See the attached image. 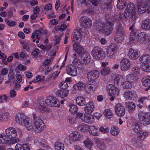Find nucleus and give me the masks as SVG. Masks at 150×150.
<instances>
[{
    "instance_id": "nucleus-9",
    "label": "nucleus",
    "mask_w": 150,
    "mask_h": 150,
    "mask_svg": "<svg viewBox=\"0 0 150 150\" xmlns=\"http://www.w3.org/2000/svg\"><path fill=\"white\" fill-rule=\"evenodd\" d=\"M118 50L117 45L115 43H112L108 46L106 50V55L108 58H111L115 54Z\"/></svg>"
},
{
    "instance_id": "nucleus-36",
    "label": "nucleus",
    "mask_w": 150,
    "mask_h": 150,
    "mask_svg": "<svg viewBox=\"0 0 150 150\" xmlns=\"http://www.w3.org/2000/svg\"><path fill=\"white\" fill-rule=\"evenodd\" d=\"M76 104L80 106H84L86 104L85 98L81 96L77 97L76 99Z\"/></svg>"
},
{
    "instance_id": "nucleus-26",
    "label": "nucleus",
    "mask_w": 150,
    "mask_h": 150,
    "mask_svg": "<svg viewBox=\"0 0 150 150\" xmlns=\"http://www.w3.org/2000/svg\"><path fill=\"white\" fill-rule=\"evenodd\" d=\"M141 27L143 30H150V19L146 18L142 20L141 24Z\"/></svg>"
},
{
    "instance_id": "nucleus-51",
    "label": "nucleus",
    "mask_w": 150,
    "mask_h": 150,
    "mask_svg": "<svg viewBox=\"0 0 150 150\" xmlns=\"http://www.w3.org/2000/svg\"><path fill=\"white\" fill-rule=\"evenodd\" d=\"M119 132L117 127H112L110 130V133L113 136H116L117 135Z\"/></svg>"
},
{
    "instance_id": "nucleus-58",
    "label": "nucleus",
    "mask_w": 150,
    "mask_h": 150,
    "mask_svg": "<svg viewBox=\"0 0 150 150\" xmlns=\"http://www.w3.org/2000/svg\"><path fill=\"white\" fill-rule=\"evenodd\" d=\"M67 121L70 123L74 124L76 121V119L74 116H69L67 118Z\"/></svg>"
},
{
    "instance_id": "nucleus-19",
    "label": "nucleus",
    "mask_w": 150,
    "mask_h": 150,
    "mask_svg": "<svg viewBox=\"0 0 150 150\" xmlns=\"http://www.w3.org/2000/svg\"><path fill=\"white\" fill-rule=\"evenodd\" d=\"M139 79L138 75L133 73L129 74L126 76V80L131 83L136 82Z\"/></svg>"
},
{
    "instance_id": "nucleus-47",
    "label": "nucleus",
    "mask_w": 150,
    "mask_h": 150,
    "mask_svg": "<svg viewBox=\"0 0 150 150\" xmlns=\"http://www.w3.org/2000/svg\"><path fill=\"white\" fill-rule=\"evenodd\" d=\"M103 114L105 117L108 119L111 118L112 116V112L111 110L108 109H106L104 110Z\"/></svg>"
},
{
    "instance_id": "nucleus-20",
    "label": "nucleus",
    "mask_w": 150,
    "mask_h": 150,
    "mask_svg": "<svg viewBox=\"0 0 150 150\" xmlns=\"http://www.w3.org/2000/svg\"><path fill=\"white\" fill-rule=\"evenodd\" d=\"M128 55L129 58L133 60L136 59L139 56L138 52L132 48L129 49Z\"/></svg>"
},
{
    "instance_id": "nucleus-31",
    "label": "nucleus",
    "mask_w": 150,
    "mask_h": 150,
    "mask_svg": "<svg viewBox=\"0 0 150 150\" xmlns=\"http://www.w3.org/2000/svg\"><path fill=\"white\" fill-rule=\"evenodd\" d=\"M140 61L144 64H149L150 62V55L146 54L141 56L140 58Z\"/></svg>"
},
{
    "instance_id": "nucleus-52",
    "label": "nucleus",
    "mask_w": 150,
    "mask_h": 150,
    "mask_svg": "<svg viewBox=\"0 0 150 150\" xmlns=\"http://www.w3.org/2000/svg\"><path fill=\"white\" fill-rule=\"evenodd\" d=\"M44 77V76H43L42 78L40 75H38L36 76L35 79L32 81V82L35 83H39L43 81Z\"/></svg>"
},
{
    "instance_id": "nucleus-29",
    "label": "nucleus",
    "mask_w": 150,
    "mask_h": 150,
    "mask_svg": "<svg viewBox=\"0 0 150 150\" xmlns=\"http://www.w3.org/2000/svg\"><path fill=\"white\" fill-rule=\"evenodd\" d=\"M125 105L126 109L129 112H132L136 108L135 104L133 102H126Z\"/></svg>"
},
{
    "instance_id": "nucleus-48",
    "label": "nucleus",
    "mask_w": 150,
    "mask_h": 150,
    "mask_svg": "<svg viewBox=\"0 0 150 150\" xmlns=\"http://www.w3.org/2000/svg\"><path fill=\"white\" fill-rule=\"evenodd\" d=\"M31 38L33 39V42L35 41L36 39H40V35L39 31L37 30L35 31L34 33H32Z\"/></svg>"
},
{
    "instance_id": "nucleus-54",
    "label": "nucleus",
    "mask_w": 150,
    "mask_h": 150,
    "mask_svg": "<svg viewBox=\"0 0 150 150\" xmlns=\"http://www.w3.org/2000/svg\"><path fill=\"white\" fill-rule=\"evenodd\" d=\"M148 133L147 132H143L138 136V139L139 140H143L148 136Z\"/></svg>"
},
{
    "instance_id": "nucleus-35",
    "label": "nucleus",
    "mask_w": 150,
    "mask_h": 150,
    "mask_svg": "<svg viewBox=\"0 0 150 150\" xmlns=\"http://www.w3.org/2000/svg\"><path fill=\"white\" fill-rule=\"evenodd\" d=\"M10 115L8 112H4L1 114L0 120L1 121L7 122L10 120Z\"/></svg>"
},
{
    "instance_id": "nucleus-39",
    "label": "nucleus",
    "mask_w": 150,
    "mask_h": 150,
    "mask_svg": "<svg viewBox=\"0 0 150 150\" xmlns=\"http://www.w3.org/2000/svg\"><path fill=\"white\" fill-rule=\"evenodd\" d=\"M15 149V150H30L26 144H24L22 145L19 143L16 144Z\"/></svg>"
},
{
    "instance_id": "nucleus-53",
    "label": "nucleus",
    "mask_w": 150,
    "mask_h": 150,
    "mask_svg": "<svg viewBox=\"0 0 150 150\" xmlns=\"http://www.w3.org/2000/svg\"><path fill=\"white\" fill-rule=\"evenodd\" d=\"M78 109L77 107L75 105L72 104L69 105V110L71 113H74L76 112Z\"/></svg>"
},
{
    "instance_id": "nucleus-32",
    "label": "nucleus",
    "mask_w": 150,
    "mask_h": 150,
    "mask_svg": "<svg viewBox=\"0 0 150 150\" xmlns=\"http://www.w3.org/2000/svg\"><path fill=\"white\" fill-rule=\"evenodd\" d=\"M130 63L128 59L124 58L120 60H118L117 64L115 66H130Z\"/></svg>"
},
{
    "instance_id": "nucleus-33",
    "label": "nucleus",
    "mask_w": 150,
    "mask_h": 150,
    "mask_svg": "<svg viewBox=\"0 0 150 150\" xmlns=\"http://www.w3.org/2000/svg\"><path fill=\"white\" fill-rule=\"evenodd\" d=\"M69 92L68 90H59L57 91V95L58 97L63 98L68 96Z\"/></svg>"
},
{
    "instance_id": "nucleus-57",
    "label": "nucleus",
    "mask_w": 150,
    "mask_h": 150,
    "mask_svg": "<svg viewBox=\"0 0 150 150\" xmlns=\"http://www.w3.org/2000/svg\"><path fill=\"white\" fill-rule=\"evenodd\" d=\"M0 58L2 59V62L4 64L6 65L7 64V62L6 60V57L4 53L2 52L0 53Z\"/></svg>"
},
{
    "instance_id": "nucleus-28",
    "label": "nucleus",
    "mask_w": 150,
    "mask_h": 150,
    "mask_svg": "<svg viewBox=\"0 0 150 150\" xmlns=\"http://www.w3.org/2000/svg\"><path fill=\"white\" fill-rule=\"evenodd\" d=\"M81 57L82 58V64L87 65L90 62L91 57L89 53L88 52H86L81 56Z\"/></svg>"
},
{
    "instance_id": "nucleus-4",
    "label": "nucleus",
    "mask_w": 150,
    "mask_h": 150,
    "mask_svg": "<svg viewBox=\"0 0 150 150\" xmlns=\"http://www.w3.org/2000/svg\"><path fill=\"white\" fill-rule=\"evenodd\" d=\"M137 13L142 14L145 12L150 13V0L146 1V2H137Z\"/></svg>"
},
{
    "instance_id": "nucleus-64",
    "label": "nucleus",
    "mask_w": 150,
    "mask_h": 150,
    "mask_svg": "<svg viewBox=\"0 0 150 150\" xmlns=\"http://www.w3.org/2000/svg\"><path fill=\"white\" fill-rule=\"evenodd\" d=\"M149 99V97L148 96L147 98L143 97L140 98L138 100V102L139 103L142 104L144 102H146Z\"/></svg>"
},
{
    "instance_id": "nucleus-59",
    "label": "nucleus",
    "mask_w": 150,
    "mask_h": 150,
    "mask_svg": "<svg viewBox=\"0 0 150 150\" xmlns=\"http://www.w3.org/2000/svg\"><path fill=\"white\" fill-rule=\"evenodd\" d=\"M99 129L102 133L106 134L109 132V128L105 126H101L99 128Z\"/></svg>"
},
{
    "instance_id": "nucleus-44",
    "label": "nucleus",
    "mask_w": 150,
    "mask_h": 150,
    "mask_svg": "<svg viewBox=\"0 0 150 150\" xmlns=\"http://www.w3.org/2000/svg\"><path fill=\"white\" fill-rule=\"evenodd\" d=\"M132 129L134 132L136 133H139L142 131L141 126L138 124H136L132 126Z\"/></svg>"
},
{
    "instance_id": "nucleus-22",
    "label": "nucleus",
    "mask_w": 150,
    "mask_h": 150,
    "mask_svg": "<svg viewBox=\"0 0 150 150\" xmlns=\"http://www.w3.org/2000/svg\"><path fill=\"white\" fill-rule=\"evenodd\" d=\"M81 138V135L79 132H74L69 135L70 140L72 142H75L80 140Z\"/></svg>"
},
{
    "instance_id": "nucleus-11",
    "label": "nucleus",
    "mask_w": 150,
    "mask_h": 150,
    "mask_svg": "<svg viewBox=\"0 0 150 150\" xmlns=\"http://www.w3.org/2000/svg\"><path fill=\"white\" fill-rule=\"evenodd\" d=\"M106 89L110 96H118L119 90L113 85L109 84L107 86H106Z\"/></svg>"
},
{
    "instance_id": "nucleus-17",
    "label": "nucleus",
    "mask_w": 150,
    "mask_h": 150,
    "mask_svg": "<svg viewBox=\"0 0 150 150\" xmlns=\"http://www.w3.org/2000/svg\"><path fill=\"white\" fill-rule=\"evenodd\" d=\"M115 111L117 115L119 117L122 116L125 113V108L120 103L117 104L115 107Z\"/></svg>"
},
{
    "instance_id": "nucleus-37",
    "label": "nucleus",
    "mask_w": 150,
    "mask_h": 150,
    "mask_svg": "<svg viewBox=\"0 0 150 150\" xmlns=\"http://www.w3.org/2000/svg\"><path fill=\"white\" fill-rule=\"evenodd\" d=\"M54 150H64V144L59 142H56L54 144Z\"/></svg>"
},
{
    "instance_id": "nucleus-34",
    "label": "nucleus",
    "mask_w": 150,
    "mask_h": 150,
    "mask_svg": "<svg viewBox=\"0 0 150 150\" xmlns=\"http://www.w3.org/2000/svg\"><path fill=\"white\" fill-rule=\"evenodd\" d=\"M89 132L91 135L93 136H98L99 134L98 129L94 125L91 126L89 128Z\"/></svg>"
},
{
    "instance_id": "nucleus-8",
    "label": "nucleus",
    "mask_w": 150,
    "mask_h": 150,
    "mask_svg": "<svg viewBox=\"0 0 150 150\" xmlns=\"http://www.w3.org/2000/svg\"><path fill=\"white\" fill-rule=\"evenodd\" d=\"M32 115L34 125V129L35 131L37 132H40L42 131L43 130L45 127L44 124L38 117L36 116L35 114H33Z\"/></svg>"
},
{
    "instance_id": "nucleus-56",
    "label": "nucleus",
    "mask_w": 150,
    "mask_h": 150,
    "mask_svg": "<svg viewBox=\"0 0 150 150\" xmlns=\"http://www.w3.org/2000/svg\"><path fill=\"white\" fill-rule=\"evenodd\" d=\"M140 67L139 66H134L132 69V71L133 74H137L139 73Z\"/></svg>"
},
{
    "instance_id": "nucleus-60",
    "label": "nucleus",
    "mask_w": 150,
    "mask_h": 150,
    "mask_svg": "<svg viewBox=\"0 0 150 150\" xmlns=\"http://www.w3.org/2000/svg\"><path fill=\"white\" fill-rule=\"evenodd\" d=\"M122 85L123 87L125 88H129L131 86L132 83L130 82H128L126 80L125 81H124L122 83Z\"/></svg>"
},
{
    "instance_id": "nucleus-46",
    "label": "nucleus",
    "mask_w": 150,
    "mask_h": 150,
    "mask_svg": "<svg viewBox=\"0 0 150 150\" xmlns=\"http://www.w3.org/2000/svg\"><path fill=\"white\" fill-rule=\"evenodd\" d=\"M83 142L86 147L89 149H91L93 144L92 140L88 138H87Z\"/></svg>"
},
{
    "instance_id": "nucleus-61",
    "label": "nucleus",
    "mask_w": 150,
    "mask_h": 150,
    "mask_svg": "<svg viewBox=\"0 0 150 150\" xmlns=\"http://www.w3.org/2000/svg\"><path fill=\"white\" fill-rule=\"evenodd\" d=\"M8 97L5 94H3L0 96V103H2L3 102V100H4L6 102H8Z\"/></svg>"
},
{
    "instance_id": "nucleus-27",
    "label": "nucleus",
    "mask_w": 150,
    "mask_h": 150,
    "mask_svg": "<svg viewBox=\"0 0 150 150\" xmlns=\"http://www.w3.org/2000/svg\"><path fill=\"white\" fill-rule=\"evenodd\" d=\"M66 69L67 74L73 76H75L77 74L75 66H66Z\"/></svg>"
},
{
    "instance_id": "nucleus-3",
    "label": "nucleus",
    "mask_w": 150,
    "mask_h": 150,
    "mask_svg": "<svg viewBox=\"0 0 150 150\" xmlns=\"http://www.w3.org/2000/svg\"><path fill=\"white\" fill-rule=\"evenodd\" d=\"M15 120L17 123L22 126H25L28 130L31 131L34 129L31 119L29 117L25 118L23 114L20 113L16 114Z\"/></svg>"
},
{
    "instance_id": "nucleus-45",
    "label": "nucleus",
    "mask_w": 150,
    "mask_h": 150,
    "mask_svg": "<svg viewBox=\"0 0 150 150\" xmlns=\"http://www.w3.org/2000/svg\"><path fill=\"white\" fill-rule=\"evenodd\" d=\"M126 5L125 0H118L117 7L118 9H122Z\"/></svg>"
},
{
    "instance_id": "nucleus-49",
    "label": "nucleus",
    "mask_w": 150,
    "mask_h": 150,
    "mask_svg": "<svg viewBox=\"0 0 150 150\" xmlns=\"http://www.w3.org/2000/svg\"><path fill=\"white\" fill-rule=\"evenodd\" d=\"M95 140L97 147L101 150H105V145L101 142L99 139L96 138L95 139Z\"/></svg>"
},
{
    "instance_id": "nucleus-6",
    "label": "nucleus",
    "mask_w": 150,
    "mask_h": 150,
    "mask_svg": "<svg viewBox=\"0 0 150 150\" xmlns=\"http://www.w3.org/2000/svg\"><path fill=\"white\" fill-rule=\"evenodd\" d=\"M91 54L94 58L96 60H102L105 57V52L101 47L94 46Z\"/></svg>"
},
{
    "instance_id": "nucleus-62",
    "label": "nucleus",
    "mask_w": 150,
    "mask_h": 150,
    "mask_svg": "<svg viewBox=\"0 0 150 150\" xmlns=\"http://www.w3.org/2000/svg\"><path fill=\"white\" fill-rule=\"evenodd\" d=\"M39 50L38 49H34L32 52V54L35 58L38 57L39 54Z\"/></svg>"
},
{
    "instance_id": "nucleus-7",
    "label": "nucleus",
    "mask_w": 150,
    "mask_h": 150,
    "mask_svg": "<svg viewBox=\"0 0 150 150\" xmlns=\"http://www.w3.org/2000/svg\"><path fill=\"white\" fill-rule=\"evenodd\" d=\"M88 0L95 6H97L99 4L100 6H102L101 4H103V5H105L107 3H110L112 1V0H99V1L97 0ZM77 1L79 4H80L82 5L83 4L86 6H89L90 5V4L86 0H78Z\"/></svg>"
},
{
    "instance_id": "nucleus-24",
    "label": "nucleus",
    "mask_w": 150,
    "mask_h": 150,
    "mask_svg": "<svg viewBox=\"0 0 150 150\" xmlns=\"http://www.w3.org/2000/svg\"><path fill=\"white\" fill-rule=\"evenodd\" d=\"M82 121L86 123L91 124L94 122L95 119L94 117L92 115H87L84 114V117L82 118Z\"/></svg>"
},
{
    "instance_id": "nucleus-16",
    "label": "nucleus",
    "mask_w": 150,
    "mask_h": 150,
    "mask_svg": "<svg viewBox=\"0 0 150 150\" xmlns=\"http://www.w3.org/2000/svg\"><path fill=\"white\" fill-rule=\"evenodd\" d=\"M134 36V37L133 38L136 40V41L135 42H133V41H132L129 40V42L131 44L135 43L138 41L143 42L146 39V33L144 32H142L139 34L137 33V35H136Z\"/></svg>"
},
{
    "instance_id": "nucleus-43",
    "label": "nucleus",
    "mask_w": 150,
    "mask_h": 150,
    "mask_svg": "<svg viewBox=\"0 0 150 150\" xmlns=\"http://www.w3.org/2000/svg\"><path fill=\"white\" fill-rule=\"evenodd\" d=\"M110 73V68L107 66H103L100 70V73L103 76H106L107 75Z\"/></svg>"
},
{
    "instance_id": "nucleus-42",
    "label": "nucleus",
    "mask_w": 150,
    "mask_h": 150,
    "mask_svg": "<svg viewBox=\"0 0 150 150\" xmlns=\"http://www.w3.org/2000/svg\"><path fill=\"white\" fill-rule=\"evenodd\" d=\"M52 69L51 66H41L40 67V71L43 72L45 74H47Z\"/></svg>"
},
{
    "instance_id": "nucleus-41",
    "label": "nucleus",
    "mask_w": 150,
    "mask_h": 150,
    "mask_svg": "<svg viewBox=\"0 0 150 150\" xmlns=\"http://www.w3.org/2000/svg\"><path fill=\"white\" fill-rule=\"evenodd\" d=\"M125 35L115 34L114 38V40L117 43H121L123 40Z\"/></svg>"
},
{
    "instance_id": "nucleus-2",
    "label": "nucleus",
    "mask_w": 150,
    "mask_h": 150,
    "mask_svg": "<svg viewBox=\"0 0 150 150\" xmlns=\"http://www.w3.org/2000/svg\"><path fill=\"white\" fill-rule=\"evenodd\" d=\"M51 106L59 107L60 104L56 98L52 96L47 97L44 102L43 100H39L37 108L41 111H45L46 110L47 105Z\"/></svg>"
},
{
    "instance_id": "nucleus-50",
    "label": "nucleus",
    "mask_w": 150,
    "mask_h": 150,
    "mask_svg": "<svg viewBox=\"0 0 150 150\" xmlns=\"http://www.w3.org/2000/svg\"><path fill=\"white\" fill-rule=\"evenodd\" d=\"M88 128V126L85 124H80L77 127L78 130L82 132H84L86 131Z\"/></svg>"
},
{
    "instance_id": "nucleus-18",
    "label": "nucleus",
    "mask_w": 150,
    "mask_h": 150,
    "mask_svg": "<svg viewBox=\"0 0 150 150\" xmlns=\"http://www.w3.org/2000/svg\"><path fill=\"white\" fill-rule=\"evenodd\" d=\"M77 42H74L73 46L74 50L79 55L82 56L86 52H87L83 47L78 44Z\"/></svg>"
},
{
    "instance_id": "nucleus-12",
    "label": "nucleus",
    "mask_w": 150,
    "mask_h": 150,
    "mask_svg": "<svg viewBox=\"0 0 150 150\" xmlns=\"http://www.w3.org/2000/svg\"><path fill=\"white\" fill-rule=\"evenodd\" d=\"M80 25L85 29H88L92 25L91 20L88 18L82 17L79 20Z\"/></svg>"
},
{
    "instance_id": "nucleus-21",
    "label": "nucleus",
    "mask_w": 150,
    "mask_h": 150,
    "mask_svg": "<svg viewBox=\"0 0 150 150\" xmlns=\"http://www.w3.org/2000/svg\"><path fill=\"white\" fill-rule=\"evenodd\" d=\"M134 24H133L129 28V30L131 31L130 33L129 40H131L132 41H133V42H135L136 41V40H135L133 38L134 37V35L138 33V30L134 29Z\"/></svg>"
},
{
    "instance_id": "nucleus-14",
    "label": "nucleus",
    "mask_w": 150,
    "mask_h": 150,
    "mask_svg": "<svg viewBox=\"0 0 150 150\" xmlns=\"http://www.w3.org/2000/svg\"><path fill=\"white\" fill-rule=\"evenodd\" d=\"M95 105L93 102L90 101L87 103L84 107V110L86 114H90L95 109Z\"/></svg>"
},
{
    "instance_id": "nucleus-23",
    "label": "nucleus",
    "mask_w": 150,
    "mask_h": 150,
    "mask_svg": "<svg viewBox=\"0 0 150 150\" xmlns=\"http://www.w3.org/2000/svg\"><path fill=\"white\" fill-rule=\"evenodd\" d=\"M99 73L97 71H92L88 72L87 78L89 80L93 81L98 77Z\"/></svg>"
},
{
    "instance_id": "nucleus-55",
    "label": "nucleus",
    "mask_w": 150,
    "mask_h": 150,
    "mask_svg": "<svg viewBox=\"0 0 150 150\" xmlns=\"http://www.w3.org/2000/svg\"><path fill=\"white\" fill-rule=\"evenodd\" d=\"M93 90V88L91 84H85L84 90L87 93H89L91 90Z\"/></svg>"
},
{
    "instance_id": "nucleus-63",
    "label": "nucleus",
    "mask_w": 150,
    "mask_h": 150,
    "mask_svg": "<svg viewBox=\"0 0 150 150\" xmlns=\"http://www.w3.org/2000/svg\"><path fill=\"white\" fill-rule=\"evenodd\" d=\"M68 86V84L66 82L64 81L61 82L59 85V87L61 88H66Z\"/></svg>"
},
{
    "instance_id": "nucleus-25",
    "label": "nucleus",
    "mask_w": 150,
    "mask_h": 150,
    "mask_svg": "<svg viewBox=\"0 0 150 150\" xmlns=\"http://www.w3.org/2000/svg\"><path fill=\"white\" fill-rule=\"evenodd\" d=\"M124 81L123 77L119 74L116 75L114 79V84L117 86L122 85Z\"/></svg>"
},
{
    "instance_id": "nucleus-10",
    "label": "nucleus",
    "mask_w": 150,
    "mask_h": 150,
    "mask_svg": "<svg viewBox=\"0 0 150 150\" xmlns=\"http://www.w3.org/2000/svg\"><path fill=\"white\" fill-rule=\"evenodd\" d=\"M138 117L143 125H147L150 124V115L148 113L140 111L138 114Z\"/></svg>"
},
{
    "instance_id": "nucleus-30",
    "label": "nucleus",
    "mask_w": 150,
    "mask_h": 150,
    "mask_svg": "<svg viewBox=\"0 0 150 150\" xmlns=\"http://www.w3.org/2000/svg\"><path fill=\"white\" fill-rule=\"evenodd\" d=\"M9 138L6 135L1 134H0V144H4L6 143L11 144Z\"/></svg>"
},
{
    "instance_id": "nucleus-15",
    "label": "nucleus",
    "mask_w": 150,
    "mask_h": 150,
    "mask_svg": "<svg viewBox=\"0 0 150 150\" xmlns=\"http://www.w3.org/2000/svg\"><path fill=\"white\" fill-rule=\"evenodd\" d=\"M123 96L125 99L131 100L136 98L137 95L135 91H127L124 92Z\"/></svg>"
},
{
    "instance_id": "nucleus-13",
    "label": "nucleus",
    "mask_w": 150,
    "mask_h": 150,
    "mask_svg": "<svg viewBox=\"0 0 150 150\" xmlns=\"http://www.w3.org/2000/svg\"><path fill=\"white\" fill-rule=\"evenodd\" d=\"M72 40L74 42H80L81 40V31L79 29L74 30L72 34Z\"/></svg>"
},
{
    "instance_id": "nucleus-1",
    "label": "nucleus",
    "mask_w": 150,
    "mask_h": 150,
    "mask_svg": "<svg viewBox=\"0 0 150 150\" xmlns=\"http://www.w3.org/2000/svg\"><path fill=\"white\" fill-rule=\"evenodd\" d=\"M136 11L134 4L132 2L128 3L127 8L123 14L120 13L118 16H113L106 14L105 18L106 22L104 23L102 21H99L96 23L95 28L99 33L105 34L108 35L111 34L113 30L114 22H117V24L116 27L115 34L125 35V30L120 22L124 24V19L128 20L131 18L134 21L137 18Z\"/></svg>"
},
{
    "instance_id": "nucleus-38",
    "label": "nucleus",
    "mask_w": 150,
    "mask_h": 150,
    "mask_svg": "<svg viewBox=\"0 0 150 150\" xmlns=\"http://www.w3.org/2000/svg\"><path fill=\"white\" fill-rule=\"evenodd\" d=\"M142 85L145 86L150 87V76L144 77L142 79Z\"/></svg>"
},
{
    "instance_id": "nucleus-40",
    "label": "nucleus",
    "mask_w": 150,
    "mask_h": 150,
    "mask_svg": "<svg viewBox=\"0 0 150 150\" xmlns=\"http://www.w3.org/2000/svg\"><path fill=\"white\" fill-rule=\"evenodd\" d=\"M85 84L79 82L73 86V88L76 90L83 91L84 90Z\"/></svg>"
},
{
    "instance_id": "nucleus-5",
    "label": "nucleus",
    "mask_w": 150,
    "mask_h": 150,
    "mask_svg": "<svg viewBox=\"0 0 150 150\" xmlns=\"http://www.w3.org/2000/svg\"><path fill=\"white\" fill-rule=\"evenodd\" d=\"M5 133L7 136L9 138L11 144H13L19 142V139L17 137L16 131L14 128L10 127L5 130Z\"/></svg>"
}]
</instances>
